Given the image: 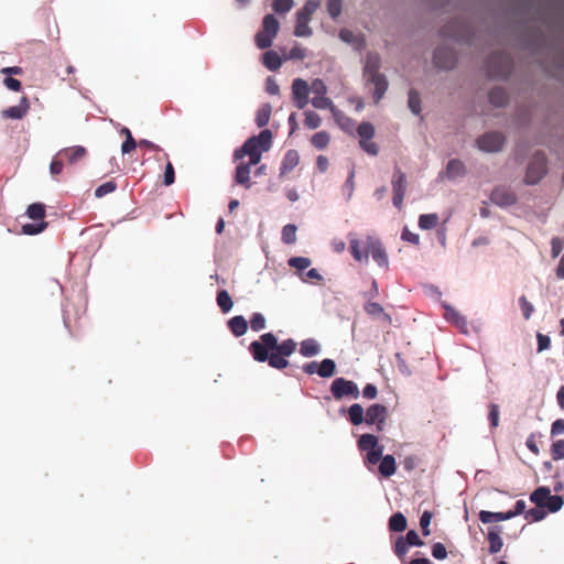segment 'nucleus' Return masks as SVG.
Segmentation results:
<instances>
[{
  "label": "nucleus",
  "instance_id": "f257e3e1",
  "mask_svg": "<svg viewBox=\"0 0 564 564\" xmlns=\"http://www.w3.org/2000/svg\"><path fill=\"white\" fill-rule=\"evenodd\" d=\"M273 134L271 130L263 129L258 135H252L243 145L234 152V159L240 160L246 154L262 153L271 149Z\"/></svg>",
  "mask_w": 564,
  "mask_h": 564
},
{
  "label": "nucleus",
  "instance_id": "f03ea898",
  "mask_svg": "<svg viewBox=\"0 0 564 564\" xmlns=\"http://www.w3.org/2000/svg\"><path fill=\"white\" fill-rule=\"evenodd\" d=\"M270 350L271 348L261 340H254L249 345V351L256 361H268L269 366L275 369H284L289 366L286 357H282L278 352L269 354Z\"/></svg>",
  "mask_w": 564,
  "mask_h": 564
},
{
  "label": "nucleus",
  "instance_id": "7ed1b4c3",
  "mask_svg": "<svg viewBox=\"0 0 564 564\" xmlns=\"http://www.w3.org/2000/svg\"><path fill=\"white\" fill-rule=\"evenodd\" d=\"M487 74L492 78H507L511 73V61L505 53H492L486 59Z\"/></svg>",
  "mask_w": 564,
  "mask_h": 564
},
{
  "label": "nucleus",
  "instance_id": "20e7f679",
  "mask_svg": "<svg viewBox=\"0 0 564 564\" xmlns=\"http://www.w3.org/2000/svg\"><path fill=\"white\" fill-rule=\"evenodd\" d=\"M546 155L542 151L533 154L525 173L524 182L528 185L538 184L546 174Z\"/></svg>",
  "mask_w": 564,
  "mask_h": 564
},
{
  "label": "nucleus",
  "instance_id": "39448f33",
  "mask_svg": "<svg viewBox=\"0 0 564 564\" xmlns=\"http://www.w3.org/2000/svg\"><path fill=\"white\" fill-rule=\"evenodd\" d=\"M506 138L501 132L488 131L476 139L477 148L485 153H498L502 150Z\"/></svg>",
  "mask_w": 564,
  "mask_h": 564
},
{
  "label": "nucleus",
  "instance_id": "423d86ee",
  "mask_svg": "<svg viewBox=\"0 0 564 564\" xmlns=\"http://www.w3.org/2000/svg\"><path fill=\"white\" fill-rule=\"evenodd\" d=\"M330 392L336 400L345 397L358 399L360 395L359 388L356 382L338 377L330 384Z\"/></svg>",
  "mask_w": 564,
  "mask_h": 564
},
{
  "label": "nucleus",
  "instance_id": "0eeeda50",
  "mask_svg": "<svg viewBox=\"0 0 564 564\" xmlns=\"http://www.w3.org/2000/svg\"><path fill=\"white\" fill-rule=\"evenodd\" d=\"M260 340L282 357H290L296 349V343L293 339L289 338L279 344L276 336L272 333L262 334Z\"/></svg>",
  "mask_w": 564,
  "mask_h": 564
},
{
  "label": "nucleus",
  "instance_id": "6e6552de",
  "mask_svg": "<svg viewBox=\"0 0 564 564\" xmlns=\"http://www.w3.org/2000/svg\"><path fill=\"white\" fill-rule=\"evenodd\" d=\"M366 247L369 249V256L380 268L389 267V258L381 240L375 236L366 237Z\"/></svg>",
  "mask_w": 564,
  "mask_h": 564
},
{
  "label": "nucleus",
  "instance_id": "1a4fd4ad",
  "mask_svg": "<svg viewBox=\"0 0 564 564\" xmlns=\"http://www.w3.org/2000/svg\"><path fill=\"white\" fill-rule=\"evenodd\" d=\"M292 99L297 109H304L310 102L311 88L303 78H295L292 82Z\"/></svg>",
  "mask_w": 564,
  "mask_h": 564
},
{
  "label": "nucleus",
  "instance_id": "9d476101",
  "mask_svg": "<svg viewBox=\"0 0 564 564\" xmlns=\"http://www.w3.org/2000/svg\"><path fill=\"white\" fill-rule=\"evenodd\" d=\"M466 174H467V169H466V165L464 164V162L459 159H451L447 162L445 170H443L438 173L436 181L443 182L444 180H448V181L454 182L458 178L465 177Z\"/></svg>",
  "mask_w": 564,
  "mask_h": 564
},
{
  "label": "nucleus",
  "instance_id": "9b49d317",
  "mask_svg": "<svg viewBox=\"0 0 564 564\" xmlns=\"http://www.w3.org/2000/svg\"><path fill=\"white\" fill-rule=\"evenodd\" d=\"M388 416V409L379 403L371 404L365 413V423L368 425H376L378 432L383 431L386 420Z\"/></svg>",
  "mask_w": 564,
  "mask_h": 564
},
{
  "label": "nucleus",
  "instance_id": "f8f14e48",
  "mask_svg": "<svg viewBox=\"0 0 564 564\" xmlns=\"http://www.w3.org/2000/svg\"><path fill=\"white\" fill-rule=\"evenodd\" d=\"M433 61L438 68L452 69L456 64V54L447 46H438L434 51Z\"/></svg>",
  "mask_w": 564,
  "mask_h": 564
},
{
  "label": "nucleus",
  "instance_id": "ddd939ff",
  "mask_svg": "<svg viewBox=\"0 0 564 564\" xmlns=\"http://www.w3.org/2000/svg\"><path fill=\"white\" fill-rule=\"evenodd\" d=\"M349 251L355 261L367 264L369 262V249L366 247V240L362 241L355 234L348 235Z\"/></svg>",
  "mask_w": 564,
  "mask_h": 564
},
{
  "label": "nucleus",
  "instance_id": "4468645a",
  "mask_svg": "<svg viewBox=\"0 0 564 564\" xmlns=\"http://www.w3.org/2000/svg\"><path fill=\"white\" fill-rule=\"evenodd\" d=\"M490 200L501 208H507L514 205L518 198L512 191L506 187H497L491 192Z\"/></svg>",
  "mask_w": 564,
  "mask_h": 564
},
{
  "label": "nucleus",
  "instance_id": "2eb2a0df",
  "mask_svg": "<svg viewBox=\"0 0 564 564\" xmlns=\"http://www.w3.org/2000/svg\"><path fill=\"white\" fill-rule=\"evenodd\" d=\"M445 308V318L449 323L454 324L463 334H468V323L467 318L457 312L449 304L443 305Z\"/></svg>",
  "mask_w": 564,
  "mask_h": 564
},
{
  "label": "nucleus",
  "instance_id": "dca6fc26",
  "mask_svg": "<svg viewBox=\"0 0 564 564\" xmlns=\"http://www.w3.org/2000/svg\"><path fill=\"white\" fill-rule=\"evenodd\" d=\"M381 67V57L378 53L369 52L366 55V63L364 67V78L365 80L376 75H381L379 72Z\"/></svg>",
  "mask_w": 564,
  "mask_h": 564
},
{
  "label": "nucleus",
  "instance_id": "f3484780",
  "mask_svg": "<svg viewBox=\"0 0 564 564\" xmlns=\"http://www.w3.org/2000/svg\"><path fill=\"white\" fill-rule=\"evenodd\" d=\"M502 527L500 525H494L488 529L487 539L489 542V553L490 554H497L501 551L503 546V541L500 536Z\"/></svg>",
  "mask_w": 564,
  "mask_h": 564
},
{
  "label": "nucleus",
  "instance_id": "a211bd4d",
  "mask_svg": "<svg viewBox=\"0 0 564 564\" xmlns=\"http://www.w3.org/2000/svg\"><path fill=\"white\" fill-rule=\"evenodd\" d=\"M366 82L375 86L373 101L376 104L379 102L382 99L389 86L386 75H376L375 77L366 79Z\"/></svg>",
  "mask_w": 564,
  "mask_h": 564
},
{
  "label": "nucleus",
  "instance_id": "6ab92c4d",
  "mask_svg": "<svg viewBox=\"0 0 564 564\" xmlns=\"http://www.w3.org/2000/svg\"><path fill=\"white\" fill-rule=\"evenodd\" d=\"M30 108V104L26 97H22L19 105L9 107L8 109L3 110L2 115L6 118L10 119H22L28 110Z\"/></svg>",
  "mask_w": 564,
  "mask_h": 564
},
{
  "label": "nucleus",
  "instance_id": "aec40b11",
  "mask_svg": "<svg viewBox=\"0 0 564 564\" xmlns=\"http://www.w3.org/2000/svg\"><path fill=\"white\" fill-rule=\"evenodd\" d=\"M87 154V151L82 145H75L69 148H64L59 150L56 156L65 155L69 164H75L78 161L83 160Z\"/></svg>",
  "mask_w": 564,
  "mask_h": 564
},
{
  "label": "nucleus",
  "instance_id": "412c9836",
  "mask_svg": "<svg viewBox=\"0 0 564 564\" xmlns=\"http://www.w3.org/2000/svg\"><path fill=\"white\" fill-rule=\"evenodd\" d=\"M300 162V155L296 150H289L283 156L280 166V176H283L294 170Z\"/></svg>",
  "mask_w": 564,
  "mask_h": 564
},
{
  "label": "nucleus",
  "instance_id": "4be33fe9",
  "mask_svg": "<svg viewBox=\"0 0 564 564\" xmlns=\"http://www.w3.org/2000/svg\"><path fill=\"white\" fill-rule=\"evenodd\" d=\"M391 184L393 194L405 195L408 186L406 175L399 167L394 169Z\"/></svg>",
  "mask_w": 564,
  "mask_h": 564
},
{
  "label": "nucleus",
  "instance_id": "5701e85b",
  "mask_svg": "<svg viewBox=\"0 0 564 564\" xmlns=\"http://www.w3.org/2000/svg\"><path fill=\"white\" fill-rule=\"evenodd\" d=\"M321 352V345L314 338H307L300 344V354L305 358H312Z\"/></svg>",
  "mask_w": 564,
  "mask_h": 564
},
{
  "label": "nucleus",
  "instance_id": "b1692460",
  "mask_svg": "<svg viewBox=\"0 0 564 564\" xmlns=\"http://www.w3.org/2000/svg\"><path fill=\"white\" fill-rule=\"evenodd\" d=\"M512 519V514L509 511L506 512H492L487 510H481L479 512V520L487 524L492 522L507 521Z\"/></svg>",
  "mask_w": 564,
  "mask_h": 564
},
{
  "label": "nucleus",
  "instance_id": "393cba45",
  "mask_svg": "<svg viewBox=\"0 0 564 564\" xmlns=\"http://www.w3.org/2000/svg\"><path fill=\"white\" fill-rule=\"evenodd\" d=\"M332 116L341 130L348 133H352L355 121L351 118L347 117L337 107L333 110Z\"/></svg>",
  "mask_w": 564,
  "mask_h": 564
},
{
  "label": "nucleus",
  "instance_id": "a878e982",
  "mask_svg": "<svg viewBox=\"0 0 564 564\" xmlns=\"http://www.w3.org/2000/svg\"><path fill=\"white\" fill-rule=\"evenodd\" d=\"M228 326L230 332L236 336L240 337L247 333L248 323L241 315L234 316L229 319Z\"/></svg>",
  "mask_w": 564,
  "mask_h": 564
},
{
  "label": "nucleus",
  "instance_id": "bb28decb",
  "mask_svg": "<svg viewBox=\"0 0 564 564\" xmlns=\"http://www.w3.org/2000/svg\"><path fill=\"white\" fill-rule=\"evenodd\" d=\"M250 164L240 163L236 167L235 181L237 184L243 185L246 188H250Z\"/></svg>",
  "mask_w": 564,
  "mask_h": 564
},
{
  "label": "nucleus",
  "instance_id": "cd10ccee",
  "mask_svg": "<svg viewBox=\"0 0 564 564\" xmlns=\"http://www.w3.org/2000/svg\"><path fill=\"white\" fill-rule=\"evenodd\" d=\"M397 470L395 459L392 455H384L379 462V473L383 477L392 476Z\"/></svg>",
  "mask_w": 564,
  "mask_h": 564
},
{
  "label": "nucleus",
  "instance_id": "c85d7f7f",
  "mask_svg": "<svg viewBox=\"0 0 564 564\" xmlns=\"http://www.w3.org/2000/svg\"><path fill=\"white\" fill-rule=\"evenodd\" d=\"M263 65L271 72L278 70L282 65V58L275 51H267L262 57Z\"/></svg>",
  "mask_w": 564,
  "mask_h": 564
},
{
  "label": "nucleus",
  "instance_id": "c756f323",
  "mask_svg": "<svg viewBox=\"0 0 564 564\" xmlns=\"http://www.w3.org/2000/svg\"><path fill=\"white\" fill-rule=\"evenodd\" d=\"M489 102L495 107H503L508 101V95L501 87H495L489 91Z\"/></svg>",
  "mask_w": 564,
  "mask_h": 564
},
{
  "label": "nucleus",
  "instance_id": "7c9ffc66",
  "mask_svg": "<svg viewBox=\"0 0 564 564\" xmlns=\"http://www.w3.org/2000/svg\"><path fill=\"white\" fill-rule=\"evenodd\" d=\"M348 417L352 425H360L365 422V411L359 403H354L348 409Z\"/></svg>",
  "mask_w": 564,
  "mask_h": 564
},
{
  "label": "nucleus",
  "instance_id": "2f4dec72",
  "mask_svg": "<svg viewBox=\"0 0 564 564\" xmlns=\"http://www.w3.org/2000/svg\"><path fill=\"white\" fill-rule=\"evenodd\" d=\"M406 524V518L401 512L393 513L389 519V530L392 532H403Z\"/></svg>",
  "mask_w": 564,
  "mask_h": 564
},
{
  "label": "nucleus",
  "instance_id": "473e14b6",
  "mask_svg": "<svg viewBox=\"0 0 564 564\" xmlns=\"http://www.w3.org/2000/svg\"><path fill=\"white\" fill-rule=\"evenodd\" d=\"M216 302L223 313H229L234 306L231 296L225 289L218 291Z\"/></svg>",
  "mask_w": 564,
  "mask_h": 564
},
{
  "label": "nucleus",
  "instance_id": "72a5a7b5",
  "mask_svg": "<svg viewBox=\"0 0 564 564\" xmlns=\"http://www.w3.org/2000/svg\"><path fill=\"white\" fill-rule=\"evenodd\" d=\"M549 494L550 489L547 487H539L530 495V500L535 506L544 508Z\"/></svg>",
  "mask_w": 564,
  "mask_h": 564
},
{
  "label": "nucleus",
  "instance_id": "f704fd0d",
  "mask_svg": "<svg viewBox=\"0 0 564 564\" xmlns=\"http://www.w3.org/2000/svg\"><path fill=\"white\" fill-rule=\"evenodd\" d=\"M272 107L270 104L262 105L256 115V124L259 128H263L269 123L271 117Z\"/></svg>",
  "mask_w": 564,
  "mask_h": 564
},
{
  "label": "nucleus",
  "instance_id": "c9c22d12",
  "mask_svg": "<svg viewBox=\"0 0 564 564\" xmlns=\"http://www.w3.org/2000/svg\"><path fill=\"white\" fill-rule=\"evenodd\" d=\"M279 28H280V23L274 15L267 14L263 18L262 31H264V33L270 34L271 36H276Z\"/></svg>",
  "mask_w": 564,
  "mask_h": 564
},
{
  "label": "nucleus",
  "instance_id": "e433bc0d",
  "mask_svg": "<svg viewBox=\"0 0 564 564\" xmlns=\"http://www.w3.org/2000/svg\"><path fill=\"white\" fill-rule=\"evenodd\" d=\"M319 2L317 0H308L305 2L304 7L296 13L297 19H302L310 21L311 17L318 9Z\"/></svg>",
  "mask_w": 564,
  "mask_h": 564
},
{
  "label": "nucleus",
  "instance_id": "4c0bfd02",
  "mask_svg": "<svg viewBox=\"0 0 564 564\" xmlns=\"http://www.w3.org/2000/svg\"><path fill=\"white\" fill-rule=\"evenodd\" d=\"M336 372V362L330 358H325L319 362L318 376L322 378H330Z\"/></svg>",
  "mask_w": 564,
  "mask_h": 564
},
{
  "label": "nucleus",
  "instance_id": "58836bf2",
  "mask_svg": "<svg viewBox=\"0 0 564 564\" xmlns=\"http://www.w3.org/2000/svg\"><path fill=\"white\" fill-rule=\"evenodd\" d=\"M378 446V438L372 434H362L358 440V447L362 452L371 451Z\"/></svg>",
  "mask_w": 564,
  "mask_h": 564
},
{
  "label": "nucleus",
  "instance_id": "ea45409f",
  "mask_svg": "<svg viewBox=\"0 0 564 564\" xmlns=\"http://www.w3.org/2000/svg\"><path fill=\"white\" fill-rule=\"evenodd\" d=\"M330 141V137L326 131H319L312 135L311 143L317 150H324L327 148Z\"/></svg>",
  "mask_w": 564,
  "mask_h": 564
},
{
  "label": "nucleus",
  "instance_id": "a19ab883",
  "mask_svg": "<svg viewBox=\"0 0 564 564\" xmlns=\"http://www.w3.org/2000/svg\"><path fill=\"white\" fill-rule=\"evenodd\" d=\"M438 215L435 213L423 214L419 218V227L423 230H430L438 224Z\"/></svg>",
  "mask_w": 564,
  "mask_h": 564
},
{
  "label": "nucleus",
  "instance_id": "79ce46f5",
  "mask_svg": "<svg viewBox=\"0 0 564 564\" xmlns=\"http://www.w3.org/2000/svg\"><path fill=\"white\" fill-rule=\"evenodd\" d=\"M311 104L316 109H329L330 112H333L334 109H336V106L333 104L332 99L324 96H314L311 99Z\"/></svg>",
  "mask_w": 564,
  "mask_h": 564
},
{
  "label": "nucleus",
  "instance_id": "37998d69",
  "mask_svg": "<svg viewBox=\"0 0 564 564\" xmlns=\"http://www.w3.org/2000/svg\"><path fill=\"white\" fill-rule=\"evenodd\" d=\"M26 215L29 218L33 220L43 221V218L45 216V206L41 203H33L29 205L26 209Z\"/></svg>",
  "mask_w": 564,
  "mask_h": 564
},
{
  "label": "nucleus",
  "instance_id": "c03bdc74",
  "mask_svg": "<svg viewBox=\"0 0 564 564\" xmlns=\"http://www.w3.org/2000/svg\"><path fill=\"white\" fill-rule=\"evenodd\" d=\"M305 120L304 123L308 129H317L322 124V118L315 111L306 110L304 111Z\"/></svg>",
  "mask_w": 564,
  "mask_h": 564
},
{
  "label": "nucleus",
  "instance_id": "a18cd8bd",
  "mask_svg": "<svg viewBox=\"0 0 564 564\" xmlns=\"http://www.w3.org/2000/svg\"><path fill=\"white\" fill-rule=\"evenodd\" d=\"M296 226L288 224L282 229V241L286 245H292L296 241Z\"/></svg>",
  "mask_w": 564,
  "mask_h": 564
},
{
  "label": "nucleus",
  "instance_id": "49530a36",
  "mask_svg": "<svg viewBox=\"0 0 564 564\" xmlns=\"http://www.w3.org/2000/svg\"><path fill=\"white\" fill-rule=\"evenodd\" d=\"M311 259L306 257H292L288 260V264L300 272L307 269L311 265Z\"/></svg>",
  "mask_w": 564,
  "mask_h": 564
},
{
  "label": "nucleus",
  "instance_id": "de8ad7c7",
  "mask_svg": "<svg viewBox=\"0 0 564 564\" xmlns=\"http://www.w3.org/2000/svg\"><path fill=\"white\" fill-rule=\"evenodd\" d=\"M307 20H302L296 18V25L294 30V35L299 37H308L312 35V29L308 25Z\"/></svg>",
  "mask_w": 564,
  "mask_h": 564
},
{
  "label": "nucleus",
  "instance_id": "09e8293b",
  "mask_svg": "<svg viewBox=\"0 0 564 564\" xmlns=\"http://www.w3.org/2000/svg\"><path fill=\"white\" fill-rule=\"evenodd\" d=\"M408 105H409V108L412 111V113H414V115L421 113V99H420V95L416 90L410 89Z\"/></svg>",
  "mask_w": 564,
  "mask_h": 564
},
{
  "label": "nucleus",
  "instance_id": "8fccbe9b",
  "mask_svg": "<svg viewBox=\"0 0 564 564\" xmlns=\"http://www.w3.org/2000/svg\"><path fill=\"white\" fill-rule=\"evenodd\" d=\"M360 140H371L375 135V127L370 122H362L357 128Z\"/></svg>",
  "mask_w": 564,
  "mask_h": 564
},
{
  "label": "nucleus",
  "instance_id": "3c124183",
  "mask_svg": "<svg viewBox=\"0 0 564 564\" xmlns=\"http://www.w3.org/2000/svg\"><path fill=\"white\" fill-rule=\"evenodd\" d=\"M564 500L561 496L549 494V498L546 499L545 507L550 512H557L563 507Z\"/></svg>",
  "mask_w": 564,
  "mask_h": 564
},
{
  "label": "nucleus",
  "instance_id": "603ef678",
  "mask_svg": "<svg viewBox=\"0 0 564 564\" xmlns=\"http://www.w3.org/2000/svg\"><path fill=\"white\" fill-rule=\"evenodd\" d=\"M274 37L261 30L256 34V44L260 50H265L272 45Z\"/></svg>",
  "mask_w": 564,
  "mask_h": 564
},
{
  "label": "nucleus",
  "instance_id": "864d4df0",
  "mask_svg": "<svg viewBox=\"0 0 564 564\" xmlns=\"http://www.w3.org/2000/svg\"><path fill=\"white\" fill-rule=\"evenodd\" d=\"M47 227V223L25 224L22 226V234L33 236L42 232Z\"/></svg>",
  "mask_w": 564,
  "mask_h": 564
},
{
  "label": "nucleus",
  "instance_id": "5fc2aeb1",
  "mask_svg": "<svg viewBox=\"0 0 564 564\" xmlns=\"http://www.w3.org/2000/svg\"><path fill=\"white\" fill-rule=\"evenodd\" d=\"M546 516V511L544 510V508H540L538 506H535L534 508H531L529 509L525 513H524V518L529 521H533V522H538V521H541L545 518Z\"/></svg>",
  "mask_w": 564,
  "mask_h": 564
},
{
  "label": "nucleus",
  "instance_id": "6e6d98bb",
  "mask_svg": "<svg viewBox=\"0 0 564 564\" xmlns=\"http://www.w3.org/2000/svg\"><path fill=\"white\" fill-rule=\"evenodd\" d=\"M116 188H117V185L113 181L106 182V183L99 185L95 189V196L97 198H101V197L106 196L107 194L115 192Z\"/></svg>",
  "mask_w": 564,
  "mask_h": 564
},
{
  "label": "nucleus",
  "instance_id": "4d7b16f0",
  "mask_svg": "<svg viewBox=\"0 0 564 564\" xmlns=\"http://www.w3.org/2000/svg\"><path fill=\"white\" fill-rule=\"evenodd\" d=\"M250 327L253 332H260L265 328V317L261 313H253L250 318Z\"/></svg>",
  "mask_w": 564,
  "mask_h": 564
},
{
  "label": "nucleus",
  "instance_id": "13d9d810",
  "mask_svg": "<svg viewBox=\"0 0 564 564\" xmlns=\"http://www.w3.org/2000/svg\"><path fill=\"white\" fill-rule=\"evenodd\" d=\"M311 91L314 94V96H324L327 95L328 88L325 84V82L321 78H315L312 82V85L310 86Z\"/></svg>",
  "mask_w": 564,
  "mask_h": 564
},
{
  "label": "nucleus",
  "instance_id": "bf43d9fd",
  "mask_svg": "<svg viewBox=\"0 0 564 564\" xmlns=\"http://www.w3.org/2000/svg\"><path fill=\"white\" fill-rule=\"evenodd\" d=\"M382 454H383L382 445H379L378 447H376L371 451H368L367 456H366L367 463L370 465L378 464L380 462V459L383 457Z\"/></svg>",
  "mask_w": 564,
  "mask_h": 564
},
{
  "label": "nucleus",
  "instance_id": "052dcab7",
  "mask_svg": "<svg viewBox=\"0 0 564 564\" xmlns=\"http://www.w3.org/2000/svg\"><path fill=\"white\" fill-rule=\"evenodd\" d=\"M551 455L554 460L564 459V440L553 442L551 446Z\"/></svg>",
  "mask_w": 564,
  "mask_h": 564
},
{
  "label": "nucleus",
  "instance_id": "680f3d73",
  "mask_svg": "<svg viewBox=\"0 0 564 564\" xmlns=\"http://www.w3.org/2000/svg\"><path fill=\"white\" fill-rule=\"evenodd\" d=\"M519 305L522 310L523 317L525 319H530L534 312V306L528 301V299L524 295L519 297Z\"/></svg>",
  "mask_w": 564,
  "mask_h": 564
},
{
  "label": "nucleus",
  "instance_id": "e2e57ef3",
  "mask_svg": "<svg viewBox=\"0 0 564 564\" xmlns=\"http://www.w3.org/2000/svg\"><path fill=\"white\" fill-rule=\"evenodd\" d=\"M359 145L369 155L376 156L379 152V147L371 140H359Z\"/></svg>",
  "mask_w": 564,
  "mask_h": 564
},
{
  "label": "nucleus",
  "instance_id": "0e129e2a",
  "mask_svg": "<svg viewBox=\"0 0 564 564\" xmlns=\"http://www.w3.org/2000/svg\"><path fill=\"white\" fill-rule=\"evenodd\" d=\"M327 11L332 19H336L341 12V0H328Z\"/></svg>",
  "mask_w": 564,
  "mask_h": 564
},
{
  "label": "nucleus",
  "instance_id": "69168bd1",
  "mask_svg": "<svg viewBox=\"0 0 564 564\" xmlns=\"http://www.w3.org/2000/svg\"><path fill=\"white\" fill-rule=\"evenodd\" d=\"M293 7V0H274L273 10L278 13L289 12Z\"/></svg>",
  "mask_w": 564,
  "mask_h": 564
},
{
  "label": "nucleus",
  "instance_id": "338daca9",
  "mask_svg": "<svg viewBox=\"0 0 564 564\" xmlns=\"http://www.w3.org/2000/svg\"><path fill=\"white\" fill-rule=\"evenodd\" d=\"M404 540L409 544V546H422L424 542L420 539L417 532L415 530H410L404 536Z\"/></svg>",
  "mask_w": 564,
  "mask_h": 564
},
{
  "label": "nucleus",
  "instance_id": "774afa93",
  "mask_svg": "<svg viewBox=\"0 0 564 564\" xmlns=\"http://www.w3.org/2000/svg\"><path fill=\"white\" fill-rule=\"evenodd\" d=\"M307 56L306 54V50L304 47H301L299 45H295L293 46L289 54H288V59H297V61H302L304 59L305 57Z\"/></svg>",
  "mask_w": 564,
  "mask_h": 564
}]
</instances>
